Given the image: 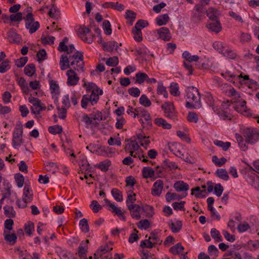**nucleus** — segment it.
I'll use <instances>...</instances> for the list:
<instances>
[{
  "label": "nucleus",
  "mask_w": 259,
  "mask_h": 259,
  "mask_svg": "<svg viewBox=\"0 0 259 259\" xmlns=\"http://www.w3.org/2000/svg\"><path fill=\"white\" fill-rule=\"evenodd\" d=\"M243 134L247 143L254 144L259 140V132L255 129L247 128L244 130Z\"/></svg>",
  "instance_id": "423d86ee"
},
{
  "label": "nucleus",
  "mask_w": 259,
  "mask_h": 259,
  "mask_svg": "<svg viewBox=\"0 0 259 259\" xmlns=\"http://www.w3.org/2000/svg\"><path fill=\"white\" fill-rule=\"evenodd\" d=\"M184 249V248L182 246L181 243H178L170 248L169 252L174 255H176L182 252Z\"/></svg>",
  "instance_id": "a18cd8bd"
},
{
  "label": "nucleus",
  "mask_w": 259,
  "mask_h": 259,
  "mask_svg": "<svg viewBox=\"0 0 259 259\" xmlns=\"http://www.w3.org/2000/svg\"><path fill=\"white\" fill-rule=\"evenodd\" d=\"M161 109L164 111L165 116L174 120H177V112L172 103L165 102L161 106Z\"/></svg>",
  "instance_id": "0eeeda50"
},
{
  "label": "nucleus",
  "mask_w": 259,
  "mask_h": 259,
  "mask_svg": "<svg viewBox=\"0 0 259 259\" xmlns=\"http://www.w3.org/2000/svg\"><path fill=\"white\" fill-rule=\"evenodd\" d=\"M10 60L7 59L0 64V73H4L11 69V65L9 64Z\"/></svg>",
  "instance_id": "6e6d98bb"
},
{
  "label": "nucleus",
  "mask_w": 259,
  "mask_h": 259,
  "mask_svg": "<svg viewBox=\"0 0 259 259\" xmlns=\"http://www.w3.org/2000/svg\"><path fill=\"white\" fill-rule=\"evenodd\" d=\"M169 92L171 95L174 96H178L180 95V92L179 91L178 84L175 82H172L170 84L169 87Z\"/></svg>",
  "instance_id": "4d7b16f0"
},
{
  "label": "nucleus",
  "mask_w": 259,
  "mask_h": 259,
  "mask_svg": "<svg viewBox=\"0 0 259 259\" xmlns=\"http://www.w3.org/2000/svg\"><path fill=\"white\" fill-rule=\"evenodd\" d=\"M111 194L115 200L118 202H121L123 200V196L122 192L116 188H113L111 191Z\"/></svg>",
  "instance_id": "a19ab883"
},
{
  "label": "nucleus",
  "mask_w": 259,
  "mask_h": 259,
  "mask_svg": "<svg viewBox=\"0 0 259 259\" xmlns=\"http://www.w3.org/2000/svg\"><path fill=\"white\" fill-rule=\"evenodd\" d=\"M157 33L159 37L164 41H169L171 38L169 30L166 27H162L158 29Z\"/></svg>",
  "instance_id": "ddd939ff"
},
{
  "label": "nucleus",
  "mask_w": 259,
  "mask_h": 259,
  "mask_svg": "<svg viewBox=\"0 0 259 259\" xmlns=\"http://www.w3.org/2000/svg\"><path fill=\"white\" fill-rule=\"evenodd\" d=\"M182 57L185 59L184 66L188 70V75H192L193 72L191 63L194 61V55H191L189 52L184 51L182 54Z\"/></svg>",
  "instance_id": "6e6552de"
},
{
  "label": "nucleus",
  "mask_w": 259,
  "mask_h": 259,
  "mask_svg": "<svg viewBox=\"0 0 259 259\" xmlns=\"http://www.w3.org/2000/svg\"><path fill=\"white\" fill-rule=\"evenodd\" d=\"M48 13L49 15L51 18L58 19L60 15V11L54 5H52Z\"/></svg>",
  "instance_id": "864d4df0"
},
{
  "label": "nucleus",
  "mask_w": 259,
  "mask_h": 259,
  "mask_svg": "<svg viewBox=\"0 0 259 259\" xmlns=\"http://www.w3.org/2000/svg\"><path fill=\"white\" fill-rule=\"evenodd\" d=\"M23 198H25L27 202H30L32 200L33 193L30 185L27 184L25 185L23 190Z\"/></svg>",
  "instance_id": "5701e85b"
},
{
  "label": "nucleus",
  "mask_w": 259,
  "mask_h": 259,
  "mask_svg": "<svg viewBox=\"0 0 259 259\" xmlns=\"http://www.w3.org/2000/svg\"><path fill=\"white\" fill-rule=\"evenodd\" d=\"M154 123L158 126L162 127L164 129L169 130L171 128V125L166 122L162 118H156L154 120Z\"/></svg>",
  "instance_id": "c85d7f7f"
},
{
  "label": "nucleus",
  "mask_w": 259,
  "mask_h": 259,
  "mask_svg": "<svg viewBox=\"0 0 259 259\" xmlns=\"http://www.w3.org/2000/svg\"><path fill=\"white\" fill-rule=\"evenodd\" d=\"M163 182L161 180H157L153 184L152 194L153 196H159L163 189Z\"/></svg>",
  "instance_id": "dca6fc26"
},
{
  "label": "nucleus",
  "mask_w": 259,
  "mask_h": 259,
  "mask_svg": "<svg viewBox=\"0 0 259 259\" xmlns=\"http://www.w3.org/2000/svg\"><path fill=\"white\" fill-rule=\"evenodd\" d=\"M48 131L51 134L55 135L61 134L63 132V128L61 125L57 124L49 127Z\"/></svg>",
  "instance_id": "09e8293b"
},
{
  "label": "nucleus",
  "mask_w": 259,
  "mask_h": 259,
  "mask_svg": "<svg viewBox=\"0 0 259 259\" xmlns=\"http://www.w3.org/2000/svg\"><path fill=\"white\" fill-rule=\"evenodd\" d=\"M137 14L133 11L127 10L125 13V18L127 20V24L131 26L136 19Z\"/></svg>",
  "instance_id": "7c9ffc66"
},
{
  "label": "nucleus",
  "mask_w": 259,
  "mask_h": 259,
  "mask_svg": "<svg viewBox=\"0 0 259 259\" xmlns=\"http://www.w3.org/2000/svg\"><path fill=\"white\" fill-rule=\"evenodd\" d=\"M140 104L145 107H149L151 105L150 100L148 98L146 95H142L139 99Z\"/></svg>",
  "instance_id": "0e129e2a"
},
{
  "label": "nucleus",
  "mask_w": 259,
  "mask_h": 259,
  "mask_svg": "<svg viewBox=\"0 0 259 259\" xmlns=\"http://www.w3.org/2000/svg\"><path fill=\"white\" fill-rule=\"evenodd\" d=\"M201 188L203 189L202 190H200V187H195V197L204 198L206 196V186L203 185L202 186Z\"/></svg>",
  "instance_id": "e433bc0d"
},
{
  "label": "nucleus",
  "mask_w": 259,
  "mask_h": 259,
  "mask_svg": "<svg viewBox=\"0 0 259 259\" xmlns=\"http://www.w3.org/2000/svg\"><path fill=\"white\" fill-rule=\"evenodd\" d=\"M140 116L144 118L147 121V124L149 126L152 125L151 118L150 114L145 109H142L140 113Z\"/></svg>",
  "instance_id": "603ef678"
},
{
  "label": "nucleus",
  "mask_w": 259,
  "mask_h": 259,
  "mask_svg": "<svg viewBox=\"0 0 259 259\" xmlns=\"http://www.w3.org/2000/svg\"><path fill=\"white\" fill-rule=\"evenodd\" d=\"M162 168L166 170H173L178 168L176 162L170 161L169 159H165L162 163Z\"/></svg>",
  "instance_id": "b1692460"
},
{
  "label": "nucleus",
  "mask_w": 259,
  "mask_h": 259,
  "mask_svg": "<svg viewBox=\"0 0 259 259\" xmlns=\"http://www.w3.org/2000/svg\"><path fill=\"white\" fill-rule=\"evenodd\" d=\"M150 225V222L147 220H141L137 224L138 227L140 229L147 230Z\"/></svg>",
  "instance_id": "774afa93"
},
{
  "label": "nucleus",
  "mask_w": 259,
  "mask_h": 259,
  "mask_svg": "<svg viewBox=\"0 0 259 259\" xmlns=\"http://www.w3.org/2000/svg\"><path fill=\"white\" fill-rule=\"evenodd\" d=\"M17 81L22 92L24 94H28L29 93V89L25 79L23 77H18Z\"/></svg>",
  "instance_id": "393cba45"
},
{
  "label": "nucleus",
  "mask_w": 259,
  "mask_h": 259,
  "mask_svg": "<svg viewBox=\"0 0 259 259\" xmlns=\"http://www.w3.org/2000/svg\"><path fill=\"white\" fill-rule=\"evenodd\" d=\"M195 92L197 93V97L195 96V99L197 100L195 101V109H199L201 107V99H204L206 97V96L204 95H201L199 90L197 88H195ZM206 98L210 102V105L212 106V109L214 112H216L217 114L220 115L221 114V109L218 106H215L212 104V98L210 95L208 94Z\"/></svg>",
  "instance_id": "20e7f679"
},
{
  "label": "nucleus",
  "mask_w": 259,
  "mask_h": 259,
  "mask_svg": "<svg viewBox=\"0 0 259 259\" xmlns=\"http://www.w3.org/2000/svg\"><path fill=\"white\" fill-rule=\"evenodd\" d=\"M3 235L5 240L8 242L9 244L13 245L16 243L17 236L15 233L10 234L9 231L4 230Z\"/></svg>",
  "instance_id": "a211bd4d"
},
{
  "label": "nucleus",
  "mask_w": 259,
  "mask_h": 259,
  "mask_svg": "<svg viewBox=\"0 0 259 259\" xmlns=\"http://www.w3.org/2000/svg\"><path fill=\"white\" fill-rule=\"evenodd\" d=\"M199 57L195 55V68L200 69H206L208 67V64L206 62L205 60L201 59L199 61Z\"/></svg>",
  "instance_id": "2f4dec72"
},
{
  "label": "nucleus",
  "mask_w": 259,
  "mask_h": 259,
  "mask_svg": "<svg viewBox=\"0 0 259 259\" xmlns=\"http://www.w3.org/2000/svg\"><path fill=\"white\" fill-rule=\"evenodd\" d=\"M136 82L142 84L148 78V75L144 72H138L136 74Z\"/></svg>",
  "instance_id": "de8ad7c7"
},
{
  "label": "nucleus",
  "mask_w": 259,
  "mask_h": 259,
  "mask_svg": "<svg viewBox=\"0 0 259 259\" xmlns=\"http://www.w3.org/2000/svg\"><path fill=\"white\" fill-rule=\"evenodd\" d=\"M187 195V193H183L181 194L176 193L167 192L165 195V199L167 202H169L174 200H180L185 198Z\"/></svg>",
  "instance_id": "6ab92c4d"
},
{
  "label": "nucleus",
  "mask_w": 259,
  "mask_h": 259,
  "mask_svg": "<svg viewBox=\"0 0 259 259\" xmlns=\"http://www.w3.org/2000/svg\"><path fill=\"white\" fill-rule=\"evenodd\" d=\"M24 73L28 76H32L35 72V66L33 64L27 65L24 69Z\"/></svg>",
  "instance_id": "ea45409f"
},
{
  "label": "nucleus",
  "mask_w": 259,
  "mask_h": 259,
  "mask_svg": "<svg viewBox=\"0 0 259 259\" xmlns=\"http://www.w3.org/2000/svg\"><path fill=\"white\" fill-rule=\"evenodd\" d=\"M51 93L55 95L60 94V88L57 81L50 79L49 81Z\"/></svg>",
  "instance_id": "473e14b6"
},
{
  "label": "nucleus",
  "mask_w": 259,
  "mask_h": 259,
  "mask_svg": "<svg viewBox=\"0 0 259 259\" xmlns=\"http://www.w3.org/2000/svg\"><path fill=\"white\" fill-rule=\"evenodd\" d=\"M14 178L17 186L19 188L22 187L24 183V178L23 176L20 173H18L15 175Z\"/></svg>",
  "instance_id": "680f3d73"
},
{
  "label": "nucleus",
  "mask_w": 259,
  "mask_h": 259,
  "mask_svg": "<svg viewBox=\"0 0 259 259\" xmlns=\"http://www.w3.org/2000/svg\"><path fill=\"white\" fill-rule=\"evenodd\" d=\"M212 161L216 166L221 167L227 162V159L225 157L219 159L216 155H214L212 156Z\"/></svg>",
  "instance_id": "bf43d9fd"
},
{
  "label": "nucleus",
  "mask_w": 259,
  "mask_h": 259,
  "mask_svg": "<svg viewBox=\"0 0 259 259\" xmlns=\"http://www.w3.org/2000/svg\"><path fill=\"white\" fill-rule=\"evenodd\" d=\"M208 29L214 32L219 33L222 30V27L219 19L209 21L207 24Z\"/></svg>",
  "instance_id": "f8f14e48"
},
{
  "label": "nucleus",
  "mask_w": 259,
  "mask_h": 259,
  "mask_svg": "<svg viewBox=\"0 0 259 259\" xmlns=\"http://www.w3.org/2000/svg\"><path fill=\"white\" fill-rule=\"evenodd\" d=\"M215 175L219 178L225 181H228L229 178L227 170L224 168L218 169L215 172Z\"/></svg>",
  "instance_id": "f704fd0d"
},
{
  "label": "nucleus",
  "mask_w": 259,
  "mask_h": 259,
  "mask_svg": "<svg viewBox=\"0 0 259 259\" xmlns=\"http://www.w3.org/2000/svg\"><path fill=\"white\" fill-rule=\"evenodd\" d=\"M76 33L78 36L84 42L89 44H91L93 41V38L95 37V35H90L89 37L87 35L90 32V29L83 26H80L79 28L76 30Z\"/></svg>",
  "instance_id": "1a4fd4ad"
},
{
  "label": "nucleus",
  "mask_w": 259,
  "mask_h": 259,
  "mask_svg": "<svg viewBox=\"0 0 259 259\" xmlns=\"http://www.w3.org/2000/svg\"><path fill=\"white\" fill-rule=\"evenodd\" d=\"M145 213V216L148 218L152 217L154 212V208L149 205L144 204L141 207V210Z\"/></svg>",
  "instance_id": "72a5a7b5"
},
{
  "label": "nucleus",
  "mask_w": 259,
  "mask_h": 259,
  "mask_svg": "<svg viewBox=\"0 0 259 259\" xmlns=\"http://www.w3.org/2000/svg\"><path fill=\"white\" fill-rule=\"evenodd\" d=\"M177 144L176 143H171L169 145V149L170 151L176 156L178 157H180L182 155L181 151L178 149L177 147Z\"/></svg>",
  "instance_id": "e2e57ef3"
},
{
  "label": "nucleus",
  "mask_w": 259,
  "mask_h": 259,
  "mask_svg": "<svg viewBox=\"0 0 259 259\" xmlns=\"http://www.w3.org/2000/svg\"><path fill=\"white\" fill-rule=\"evenodd\" d=\"M91 104L92 106V99L91 97L89 96V95H84L82 96L81 101V106L83 109H86L87 108V106Z\"/></svg>",
  "instance_id": "5fc2aeb1"
},
{
  "label": "nucleus",
  "mask_w": 259,
  "mask_h": 259,
  "mask_svg": "<svg viewBox=\"0 0 259 259\" xmlns=\"http://www.w3.org/2000/svg\"><path fill=\"white\" fill-rule=\"evenodd\" d=\"M23 125L20 122L17 123L15 127L12 139L13 146L14 148H17L23 143Z\"/></svg>",
  "instance_id": "7ed1b4c3"
},
{
  "label": "nucleus",
  "mask_w": 259,
  "mask_h": 259,
  "mask_svg": "<svg viewBox=\"0 0 259 259\" xmlns=\"http://www.w3.org/2000/svg\"><path fill=\"white\" fill-rule=\"evenodd\" d=\"M103 29L106 35H110L112 33V29L110 22L107 20H104L103 22Z\"/></svg>",
  "instance_id": "69168bd1"
},
{
  "label": "nucleus",
  "mask_w": 259,
  "mask_h": 259,
  "mask_svg": "<svg viewBox=\"0 0 259 259\" xmlns=\"http://www.w3.org/2000/svg\"><path fill=\"white\" fill-rule=\"evenodd\" d=\"M224 87L226 88L225 92L229 96H234L235 99H239L241 97L240 93L237 92L232 86L226 83L224 84Z\"/></svg>",
  "instance_id": "a878e982"
},
{
  "label": "nucleus",
  "mask_w": 259,
  "mask_h": 259,
  "mask_svg": "<svg viewBox=\"0 0 259 259\" xmlns=\"http://www.w3.org/2000/svg\"><path fill=\"white\" fill-rule=\"evenodd\" d=\"M104 201L106 203L107 205L109 206L112 209L111 211L112 212L115 213L117 215L119 218L123 221L125 220L126 217L123 214V212L121 211V210L120 207H117L115 206L114 204L111 203L110 201L107 199H105ZM111 210V209H109Z\"/></svg>",
  "instance_id": "9b49d317"
},
{
  "label": "nucleus",
  "mask_w": 259,
  "mask_h": 259,
  "mask_svg": "<svg viewBox=\"0 0 259 259\" xmlns=\"http://www.w3.org/2000/svg\"><path fill=\"white\" fill-rule=\"evenodd\" d=\"M66 75L68 76L67 81V84L68 85L74 86L78 83L79 78L74 70L70 69L68 70L66 72Z\"/></svg>",
  "instance_id": "9d476101"
},
{
  "label": "nucleus",
  "mask_w": 259,
  "mask_h": 259,
  "mask_svg": "<svg viewBox=\"0 0 259 259\" xmlns=\"http://www.w3.org/2000/svg\"><path fill=\"white\" fill-rule=\"evenodd\" d=\"M4 214L9 218H13L16 216V211L12 206L6 205L4 207Z\"/></svg>",
  "instance_id": "c756f323"
},
{
  "label": "nucleus",
  "mask_w": 259,
  "mask_h": 259,
  "mask_svg": "<svg viewBox=\"0 0 259 259\" xmlns=\"http://www.w3.org/2000/svg\"><path fill=\"white\" fill-rule=\"evenodd\" d=\"M136 194H132L127 193L126 204L131 213L132 218L138 220L141 218L140 213L141 211V206L139 204H134L136 200Z\"/></svg>",
  "instance_id": "f03ea898"
},
{
  "label": "nucleus",
  "mask_w": 259,
  "mask_h": 259,
  "mask_svg": "<svg viewBox=\"0 0 259 259\" xmlns=\"http://www.w3.org/2000/svg\"><path fill=\"white\" fill-rule=\"evenodd\" d=\"M210 235L213 239L216 242H221L223 241V238L220 232L215 228H212L210 230Z\"/></svg>",
  "instance_id": "3c124183"
},
{
  "label": "nucleus",
  "mask_w": 259,
  "mask_h": 259,
  "mask_svg": "<svg viewBox=\"0 0 259 259\" xmlns=\"http://www.w3.org/2000/svg\"><path fill=\"white\" fill-rule=\"evenodd\" d=\"M60 68L65 70L72 66L73 69L78 71H84V62L83 53L76 51L73 55H62L60 60Z\"/></svg>",
  "instance_id": "f257e3e1"
},
{
  "label": "nucleus",
  "mask_w": 259,
  "mask_h": 259,
  "mask_svg": "<svg viewBox=\"0 0 259 259\" xmlns=\"http://www.w3.org/2000/svg\"><path fill=\"white\" fill-rule=\"evenodd\" d=\"M248 184L259 191V176L253 173L248 175L246 178Z\"/></svg>",
  "instance_id": "2eb2a0df"
},
{
  "label": "nucleus",
  "mask_w": 259,
  "mask_h": 259,
  "mask_svg": "<svg viewBox=\"0 0 259 259\" xmlns=\"http://www.w3.org/2000/svg\"><path fill=\"white\" fill-rule=\"evenodd\" d=\"M46 106L41 102L34 104V106L31 107V112L35 115H38L42 110H45Z\"/></svg>",
  "instance_id": "cd10ccee"
},
{
  "label": "nucleus",
  "mask_w": 259,
  "mask_h": 259,
  "mask_svg": "<svg viewBox=\"0 0 259 259\" xmlns=\"http://www.w3.org/2000/svg\"><path fill=\"white\" fill-rule=\"evenodd\" d=\"M143 177L147 179L154 176V170L151 167H144L142 170Z\"/></svg>",
  "instance_id": "37998d69"
},
{
  "label": "nucleus",
  "mask_w": 259,
  "mask_h": 259,
  "mask_svg": "<svg viewBox=\"0 0 259 259\" xmlns=\"http://www.w3.org/2000/svg\"><path fill=\"white\" fill-rule=\"evenodd\" d=\"M24 231L26 234L28 236L32 235L34 231V225L31 222L29 221L24 226Z\"/></svg>",
  "instance_id": "49530a36"
},
{
  "label": "nucleus",
  "mask_w": 259,
  "mask_h": 259,
  "mask_svg": "<svg viewBox=\"0 0 259 259\" xmlns=\"http://www.w3.org/2000/svg\"><path fill=\"white\" fill-rule=\"evenodd\" d=\"M213 144L219 147L222 148L223 150L225 151H227L231 146L230 142H224L222 141H220L218 140H215L213 141Z\"/></svg>",
  "instance_id": "4c0bfd02"
},
{
  "label": "nucleus",
  "mask_w": 259,
  "mask_h": 259,
  "mask_svg": "<svg viewBox=\"0 0 259 259\" xmlns=\"http://www.w3.org/2000/svg\"><path fill=\"white\" fill-rule=\"evenodd\" d=\"M89 243V240H86L85 241H82L78 247V255L80 257H84L86 255L87 252L88 246L87 244Z\"/></svg>",
  "instance_id": "bb28decb"
},
{
  "label": "nucleus",
  "mask_w": 259,
  "mask_h": 259,
  "mask_svg": "<svg viewBox=\"0 0 259 259\" xmlns=\"http://www.w3.org/2000/svg\"><path fill=\"white\" fill-rule=\"evenodd\" d=\"M174 188L177 192L187 193L189 190V186L188 184L182 181H177L174 185Z\"/></svg>",
  "instance_id": "f3484780"
},
{
  "label": "nucleus",
  "mask_w": 259,
  "mask_h": 259,
  "mask_svg": "<svg viewBox=\"0 0 259 259\" xmlns=\"http://www.w3.org/2000/svg\"><path fill=\"white\" fill-rule=\"evenodd\" d=\"M118 58L116 56L110 57L107 59L106 64L109 66L114 67L118 64Z\"/></svg>",
  "instance_id": "338daca9"
},
{
  "label": "nucleus",
  "mask_w": 259,
  "mask_h": 259,
  "mask_svg": "<svg viewBox=\"0 0 259 259\" xmlns=\"http://www.w3.org/2000/svg\"><path fill=\"white\" fill-rule=\"evenodd\" d=\"M207 252L210 257L215 258L218 256L219 251L215 246L210 245L208 247Z\"/></svg>",
  "instance_id": "c03bdc74"
},
{
  "label": "nucleus",
  "mask_w": 259,
  "mask_h": 259,
  "mask_svg": "<svg viewBox=\"0 0 259 259\" xmlns=\"http://www.w3.org/2000/svg\"><path fill=\"white\" fill-rule=\"evenodd\" d=\"M182 223L181 221H177L176 223L172 222L169 227L174 233H178L182 229Z\"/></svg>",
  "instance_id": "8fccbe9b"
},
{
  "label": "nucleus",
  "mask_w": 259,
  "mask_h": 259,
  "mask_svg": "<svg viewBox=\"0 0 259 259\" xmlns=\"http://www.w3.org/2000/svg\"><path fill=\"white\" fill-rule=\"evenodd\" d=\"M119 46L116 41H110L107 42H103L102 48L105 51L111 52L114 48L115 47V50L117 51Z\"/></svg>",
  "instance_id": "4be33fe9"
},
{
  "label": "nucleus",
  "mask_w": 259,
  "mask_h": 259,
  "mask_svg": "<svg viewBox=\"0 0 259 259\" xmlns=\"http://www.w3.org/2000/svg\"><path fill=\"white\" fill-rule=\"evenodd\" d=\"M79 227L81 231L84 233H87L89 231V225L88 224V220L83 218L79 221Z\"/></svg>",
  "instance_id": "13d9d810"
},
{
  "label": "nucleus",
  "mask_w": 259,
  "mask_h": 259,
  "mask_svg": "<svg viewBox=\"0 0 259 259\" xmlns=\"http://www.w3.org/2000/svg\"><path fill=\"white\" fill-rule=\"evenodd\" d=\"M25 21V27L29 29L30 34L33 33L39 28L40 25L38 21H34L33 16L31 13H29L24 17Z\"/></svg>",
  "instance_id": "39448f33"
},
{
  "label": "nucleus",
  "mask_w": 259,
  "mask_h": 259,
  "mask_svg": "<svg viewBox=\"0 0 259 259\" xmlns=\"http://www.w3.org/2000/svg\"><path fill=\"white\" fill-rule=\"evenodd\" d=\"M132 32L134 34V39L138 41L141 42L143 40L142 33L141 29H133Z\"/></svg>",
  "instance_id": "052dcab7"
},
{
  "label": "nucleus",
  "mask_w": 259,
  "mask_h": 259,
  "mask_svg": "<svg viewBox=\"0 0 259 259\" xmlns=\"http://www.w3.org/2000/svg\"><path fill=\"white\" fill-rule=\"evenodd\" d=\"M169 19L167 14L161 15L156 18V23L159 26L165 25L168 22Z\"/></svg>",
  "instance_id": "58836bf2"
},
{
  "label": "nucleus",
  "mask_w": 259,
  "mask_h": 259,
  "mask_svg": "<svg viewBox=\"0 0 259 259\" xmlns=\"http://www.w3.org/2000/svg\"><path fill=\"white\" fill-rule=\"evenodd\" d=\"M7 38L10 43L19 44L21 40L20 35L13 28L8 32Z\"/></svg>",
  "instance_id": "4468645a"
},
{
  "label": "nucleus",
  "mask_w": 259,
  "mask_h": 259,
  "mask_svg": "<svg viewBox=\"0 0 259 259\" xmlns=\"http://www.w3.org/2000/svg\"><path fill=\"white\" fill-rule=\"evenodd\" d=\"M206 9L204 6H195V17L200 21L205 18L206 15Z\"/></svg>",
  "instance_id": "aec40b11"
},
{
  "label": "nucleus",
  "mask_w": 259,
  "mask_h": 259,
  "mask_svg": "<svg viewBox=\"0 0 259 259\" xmlns=\"http://www.w3.org/2000/svg\"><path fill=\"white\" fill-rule=\"evenodd\" d=\"M157 93L158 95H163L164 97L165 98H168V93L166 91V88L163 86V83L162 82V81H159L158 82Z\"/></svg>",
  "instance_id": "79ce46f5"
},
{
  "label": "nucleus",
  "mask_w": 259,
  "mask_h": 259,
  "mask_svg": "<svg viewBox=\"0 0 259 259\" xmlns=\"http://www.w3.org/2000/svg\"><path fill=\"white\" fill-rule=\"evenodd\" d=\"M111 164V161L109 159H106L103 161L100 162L97 167L102 171L106 172L109 169V167Z\"/></svg>",
  "instance_id": "c9c22d12"
},
{
  "label": "nucleus",
  "mask_w": 259,
  "mask_h": 259,
  "mask_svg": "<svg viewBox=\"0 0 259 259\" xmlns=\"http://www.w3.org/2000/svg\"><path fill=\"white\" fill-rule=\"evenodd\" d=\"M206 16L209 18V21L219 19L220 16V13L219 10L210 7L208 9H206Z\"/></svg>",
  "instance_id": "412c9836"
}]
</instances>
